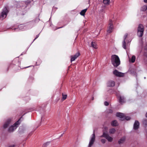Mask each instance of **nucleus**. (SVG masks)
I'll return each instance as SVG.
<instances>
[{"label": "nucleus", "mask_w": 147, "mask_h": 147, "mask_svg": "<svg viewBox=\"0 0 147 147\" xmlns=\"http://www.w3.org/2000/svg\"><path fill=\"white\" fill-rule=\"evenodd\" d=\"M100 137L106 138L109 142H112L113 140L112 137L110 136L107 134L105 132H103V134Z\"/></svg>", "instance_id": "7"}, {"label": "nucleus", "mask_w": 147, "mask_h": 147, "mask_svg": "<svg viewBox=\"0 0 147 147\" xmlns=\"http://www.w3.org/2000/svg\"><path fill=\"white\" fill-rule=\"evenodd\" d=\"M146 77H144V78L145 79H146Z\"/></svg>", "instance_id": "40"}, {"label": "nucleus", "mask_w": 147, "mask_h": 147, "mask_svg": "<svg viewBox=\"0 0 147 147\" xmlns=\"http://www.w3.org/2000/svg\"><path fill=\"white\" fill-rule=\"evenodd\" d=\"M31 28L29 27V25H21L18 26V28L21 30H24Z\"/></svg>", "instance_id": "14"}, {"label": "nucleus", "mask_w": 147, "mask_h": 147, "mask_svg": "<svg viewBox=\"0 0 147 147\" xmlns=\"http://www.w3.org/2000/svg\"><path fill=\"white\" fill-rule=\"evenodd\" d=\"M63 134H61V135L60 136V137L62 136H63Z\"/></svg>", "instance_id": "37"}, {"label": "nucleus", "mask_w": 147, "mask_h": 147, "mask_svg": "<svg viewBox=\"0 0 147 147\" xmlns=\"http://www.w3.org/2000/svg\"><path fill=\"white\" fill-rule=\"evenodd\" d=\"M15 146L14 145H11L9 146L8 147H14Z\"/></svg>", "instance_id": "33"}, {"label": "nucleus", "mask_w": 147, "mask_h": 147, "mask_svg": "<svg viewBox=\"0 0 147 147\" xmlns=\"http://www.w3.org/2000/svg\"><path fill=\"white\" fill-rule=\"evenodd\" d=\"M30 2L29 1H26L25 2H23V3H20V5L22 9H24L30 3Z\"/></svg>", "instance_id": "10"}, {"label": "nucleus", "mask_w": 147, "mask_h": 147, "mask_svg": "<svg viewBox=\"0 0 147 147\" xmlns=\"http://www.w3.org/2000/svg\"><path fill=\"white\" fill-rule=\"evenodd\" d=\"M91 45L92 47L94 49H97V45L95 42H91Z\"/></svg>", "instance_id": "19"}, {"label": "nucleus", "mask_w": 147, "mask_h": 147, "mask_svg": "<svg viewBox=\"0 0 147 147\" xmlns=\"http://www.w3.org/2000/svg\"><path fill=\"white\" fill-rule=\"evenodd\" d=\"M116 131L115 129L114 128H111L109 129V133L110 134H113Z\"/></svg>", "instance_id": "22"}, {"label": "nucleus", "mask_w": 147, "mask_h": 147, "mask_svg": "<svg viewBox=\"0 0 147 147\" xmlns=\"http://www.w3.org/2000/svg\"><path fill=\"white\" fill-rule=\"evenodd\" d=\"M113 28V22L111 20H110L109 26L108 27V29L107 30V32L109 33L111 32L112 31Z\"/></svg>", "instance_id": "9"}, {"label": "nucleus", "mask_w": 147, "mask_h": 147, "mask_svg": "<svg viewBox=\"0 0 147 147\" xmlns=\"http://www.w3.org/2000/svg\"><path fill=\"white\" fill-rule=\"evenodd\" d=\"M62 100H64L66 98L67 95H63V94H62Z\"/></svg>", "instance_id": "28"}, {"label": "nucleus", "mask_w": 147, "mask_h": 147, "mask_svg": "<svg viewBox=\"0 0 147 147\" xmlns=\"http://www.w3.org/2000/svg\"><path fill=\"white\" fill-rule=\"evenodd\" d=\"M146 117H147V113H146Z\"/></svg>", "instance_id": "35"}, {"label": "nucleus", "mask_w": 147, "mask_h": 147, "mask_svg": "<svg viewBox=\"0 0 147 147\" xmlns=\"http://www.w3.org/2000/svg\"><path fill=\"white\" fill-rule=\"evenodd\" d=\"M140 123L138 121L136 120L134 124L133 128L134 130H137L139 127Z\"/></svg>", "instance_id": "15"}, {"label": "nucleus", "mask_w": 147, "mask_h": 147, "mask_svg": "<svg viewBox=\"0 0 147 147\" xmlns=\"http://www.w3.org/2000/svg\"><path fill=\"white\" fill-rule=\"evenodd\" d=\"M113 74L117 77H122L124 76V74L119 71L117 70H115L113 71Z\"/></svg>", "instance_id": "8"}, {"label": "nucleus", "mask_w": 147, "mask_h": 147, "mask_svg": "<svg viewBox=\"0 0 147 147\" xmlns=\"http://www.w3.org/2000/svg\"><path fill=\"white\" fill-rule=\"evenodd\" d=\"M20 120V119H19L18 121L14 123L13 125L9 127L8 130L9 132H12L17 128L18 125L20 124V123L19 122Z\"/></svg>", "instance_id": "2"}, {"label": "nucleus", "mask_w": 147, "mask_h": 147, "mask_svg": "<svg viewBox=\"0 0 147 147\" xmlns=\"http://www.w3.org/2000/svg\"><path fill=\"white\" fill-rule=\"evenodd\" d=\"M144 2L145 3H147V0H144Z\"/></svg>", "instance_id": "34"}, {"label": "nucleus", "mask_w": 147, "mask_h": 147, "mask_svg": "<svg viewBox=\"0 0 147 147\" xmlns=\"http://www.w3.org/2000/svg\"><path fill=\"white\" fill-rule=\"evenodd\" d=\"M104 105H105V106H108L109 105V104L108 103V102L107 101H105V102H104Z\"/></svg>", "instance_id": "31"}, {"label": "nucleus", "mask_w": 147, "mask_h": 147, "mask_svg": "<svg viewBox=\"0 0 147 147\" xmlns=\"http://www.w3.org/2000/svg\"><path fill=\"white\" fill-rule=\"evenodd\" d=\"M110 0H103V3L106 5L109 4V3Z\"/></svg>", "instance_id": "24"}, {"label": "nucleus", "mask_w": 147, "mask_h": 147, "mask_svg": "<svg viewBox=\"0 0 147 147\" xmlns=\"http://www.w3.org/2000/svg\"><path fill=\"white\" fill-rule=\"evenodd\" d=\"M125 140V137H123L120 139L118 141V143L119 144L123 143Z\"/></svg>", "instance_id": "20"}, {"label": "nucleus", "mask_w": 147, "mask_h": 147, "mask_svg": "<svg viewBox=\"0 0 147 147\" xmlns=\"http://www.w3.org/2000/svg\"><path fill=\"white\" fill-rule=\"evenodd\" d=\"M117 96L119 98V102L121 104H122L123 103L125 102V98L123 96H121L119 94V93H117L116 94Z\"/></svg>", "instance_id": "11"}, {"label": "nucleus", "mask_w": 147, "mask_h": 147, "mask_svg": "<svg viewBox=\"0 0 147 147\" xmlns=\"http://www.w3.org/2000/svg\"><path fill=\"white\" fill-rule=\"evenodd\" d=\"M107 127H105V129H107Z\"/></svg>", "instance_id": "38"}, {"label": "nucleus", "mask_w": 147, "mask_h": 147, "mask_svg": "<svg viewBox=\"0 0 147 147\" xmlns=\"http://www.w3.org/2000/svg\"><path fill=\"white\" fill-rule=\"evenodd\" d=\"M111 60L112 64L115 67H117L120 64V59L117 55H112L111 57Z\"/></svg>", "instance_id": "1"}, {"label": "nucleus", "mask_w": 147, "mask_h": 147, "mask_svg": "<svg viewBox=\"0 0 147 147\" xmlns=\"http://www.w3.org/2000/svg\"><path fill=\"white\" fill-rule=\"evenodd\" d=\"M79 55L80 53H77L74 55L71 56V61H74Z\"/></svg>", "instance_id": "16"}, {"label": "nucleus", "mask_w": 147, "mask_h": 147, "mask_svg": "<svg viewBox=\"0 0 147 147\" xmlns=\"http://www.w3.org/2000/svg\"><path fill=\"white\" fill-rule=\"evenodd\" d=\"M115 85V82L112 80L109 81L107 83V86L109 87H113Z\"/></svg>", "instance_id": "17"}, {"label": "nucleus", "mask_w": 147, "mask_h": 147, "mask_svg": "<svg viewBox=\"0 0 147 147\" xmlns=\"http://www.w3.org/2000/svg\"><path fill=\"white\" fill-rule=\"evenodd\" d=\"M87 9L86 8L82 10L80 13L81 15L82 16H84L85 15V13L87 10Z\"/></svg>", "instance_id": "21"}, {"label": "nucleus", "mask_w": 147, "mask_h": 147, "mask_svg": "<svg viewBox=\"0 0 147 147\" xmlns=\"http://www.w3.org/2000/svg\"><path fill=\"white\" fill-rule=\"evenodd\" d=\"M101 142L103 144L105 143L106 142V140L105 139H102L101 140Z\"/></svg>", "instance_id": "29"}, {"label": "nucleus", "mask_w": 147, "mask_h": 147, "mask_svg": "<svg viewBox=\"0 0 147 147\" xmlns=\"http://www.w3.org/2000/svg\"><path fill=\"white\" fill-rule=\"evenodd\" d=\"M113 112V110L112 109H109L107 111L108 113H112Z\"/></svg>", "instance_id": "30"}, {"label": "nucleus", "mask_w": 147, "mask_h": 147, "mask_svg": "<svg viewBox=\"0 0 147 147\" xmlns=\"http://www.w3.org/2000/svg\"><path fill=\"white\" fill-rule=\"evenodd\" d=\"M117 117H119L121 118V120L123 121L124 120H129L130 119L129 116H125L124 114L119 112L117 113L116 114Z\"/></svg>", "instance_id": "4"}, {"label": "nucleus", "mask_w": 147, "mask_h": 147, "mask_svg": "<svg viewBox=\"0 0 147 147\" xmlns=\"http://www.w3.org/2000/svg\"><path fill=\"white\" fill-rule=\"evenodd\" d=\"M8 12V11L7 8L6 7L4 8L0 16V19L1 20H3L6 17Z\"/></svg>", "instance_id": "5"}, {"label": "nucleus", "mask_w": 147, "mask_h": 147, "mask_svg": "<svg viewBox=\"0 0 147 147\" xmlns=\"http://www.w3.org/2000/svg\"><path fill=\"white\" fill-rule=\"evenodd\" d=\"M30 66H28V67H25L24 68H27V67H30Z\"/></svg>", "instance_id": "36"}, {"label": "nucleus", "mask_w": 147, "mask_h": 147, "mask_svg": "<svg viewBox=\"0 0 147 147\" xmlns=\"http://www.w3.org/2000/svg\"><path fill=\"white\" fill-rule=\"evenodd\" d=\"M136 59V57L135 56H132L131 59V61L132 63H134L135 62Z\"/></svg>", "instance_id": "26"}, {"label": "nucleus", "mask_w": 147, "mask_h": 147, "mask_svg": "<svg viewBox=\"0 0 147 147\" xmlns=\"http://www.w3.org/2000/svg\"><path fill=\"white\" fill-rule=\"evenodd\" d=\"M144 26L142 24H140L138 28L137 35L139 37H141L144 32Z\"/></svg>", "instance_id": "3"}, {"label": "nucleus", "mask_w": 147, "mask_h": 147, "mask_svg": "<svg viewBox=\"0 0 147 147\" xmlns=\"http://www.w3.org/2000/svg\"><path fill=\"white\" fill-rule=\"evenodd\" d=\"M111 125L113 126H116L118 125V123L117 121H113L111 123Z\"/></svg>", "instance_id": "18"}, {"label": "nucleus", "mask_w": 147, "mask_h": 147, "mask_svg": "<svg viewBox=\"0 0 147 147\" xmlns=\"http://www.w3.org/2000/svg\"><path fill=\"white\" fill-rule=\"evenodd\" d=\"M147 9V7L146 5H144L141 8V10L142 11H144Z\"/></svg>", "instance_id": "23"}, {"label": "nucleus", "mask_w": 147, "mask_h": 147, "mask_svg": "<svg viewBox=\"0 0 147 147\" xmlns=\"http://www.w3.org/2000/svg\"><path fill=\"white\" fill-rule=\"evenodd\" d=\"M127 34L126 33L123 36V40L122 42V47L124 49H126V42H127V40H126V39L127 38Z\"/></svg>", "instance_id": "13"}, {"label": "nucleus", "mask_w": 147, "mask_h": 147, "mask_svg": "<svg viewBox=\"0 0 147 147\" xmlns=\"http://www.w3.org/2000/svg\"><path fill=\"white\" fill-rule=\"evenodd\" d=\"M50 143V142H47L43 144V147H46L48 146Z\"/></svg>", "instance_id": "25"}, {"label": "nucleus", "mask_w": 147, "mask_h": 147, "mask_svg": "<svg viewBox=\"0 0 147 147\" xmlns=\"http://www.w3.org/2000/svg\"><path fill=\"white\" fill-rule=\"evenodd\" d=\"M11 119H8L7 120L3 125V128H6L11 124Z\"/></svg>", "instance_id": "12"}, {"label": "nucleus", "mask_w": 147, "mask_h": 147, "mask_svg": "<svg viewBox=\"0 0 147 147\" xmlns=\"http://www.w3.org/2000/svg\"><path fill=\"white\" fill-rule=\"evenodd\" d=\"M143 124L145 126L147 125V119H144L142 122Z\"/></svg>", "instance_id": "27"}, {"label": "nucleus", "mask_w": 147, "mask_h": 147, "mask_svg": "<svg viewBox=\"0 0 147 147\" xmlns=\"http://www.w3.org/2000/svg\"><path fill=\"white\" fill-rule=\"evenodd\" d=\"M62 27H59V28H58V29H59V28H62Z\"/></svg>", "instance_id": "39"}, {"label": "nucleus", "mask_w": 147, "mask_h": 147, "mask_svg": "<svg viewBox=\"0 0 147 147\" xmlns=\"http://www.w3.org/2000/svg\"><path fill=\"white\" fill-rule=\"evenodd\" d=\"M95 135L94 134V131H93V133L92 134L90 137V140L89 144L88 147H91L93 144L95 140Z\"/></svg>", "instance_id": "6"}, {"label": "nucleus", "mask_w": 147, "mask_h": 147, "mask_svg": "<svg viewBox=\"0 0 147 147\" xmlns=\"http://www.w3.org/2000/svg\"><path fill=\"white\" fill-rule=\"evenodd\" d=\"M39 34L36 35V38H34V39L33 40V41H34L36 39L39 37Z\"/></svg>", "instance_id": "32"}]
</instances>
